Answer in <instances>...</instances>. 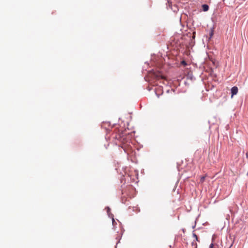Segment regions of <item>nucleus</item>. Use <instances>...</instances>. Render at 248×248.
I'll return each mask as SVG.
<instances>
[{
  "label": "nucleus",
  "instance_id": "f257e3e1",
  "mask_svg": "<svg viewBox=\"0 0 248 248\" xmlns=\"http://www.w3.org/2000/svg\"><path fill=\"white\" fill-rule=\"evenodd\" d=\"M155 76L154 72H150L148 73V75L145 77V80L148 81L151 85L154 86V79Z\"/></svg>",
  "mask_w": 248,
  "mask_h": 248
},
{
  "label": "nucleus",
  "instance_id": "f03ea898",
  "mask_svg": "<svg viewBox=\"0 0 248 248\" xmlns=\"http://www.w3.org/2000/svg\"><path fill=\"white\" fill-rule=\"evenodd\" d=\"M232 97L236 95L238 93V88L236 86H233L231 88Z\"/></svg>",
  "mask_w": 248,
  "mask_h": 248
},
{
  "label": "nucleus",
  "instance_id": "7ed1b4c3",
  "mask_svg": "<svg viewBox=\"0 0 248 248\" xmlns=\"http://www.w3.org/2000/svg\"><path fill=\"white\" fill-rule=\"evenodd\" d=\"M202 9H203V11H205V12L208 11L209 9V6L205 4H203L202 5Z\"/></svg>",
  "mask_w": 248,
  "mask_h": 248
},
{
  "label": "nucleus",
  "instance_id": "20e7f679",
  "mask_svg": "<svg viewBox=\"0 0 248 248\" xmlns=\"http://www.w3.org/2000/svg\"><path fill=\"white\" fill-rule=\"evenodd\" d=\"M214 31L213 29H211L209 33L210 38H211L213 35Z\"/></svg>",
  "mask_w": 248,
  "mask_h": 248
},
{
  "label": "nucleus",
  "instance_id": "39448f33",
  "mask_svg": "<svg viewBox=\"0 0 248 248\" xmlns=\"http://www.w3.org/2000/svg\"><path fill=\"white\" fill-rule=\"evenodd\" d=\"M192 236L193 237H194V238H195L196 240L198 241V238L197 237V235L195 233H192Z\"/></svg>",
  "mask_w": 248,
  "mask_h": 248
},
{
  "label": "nucleus",
  "instance_id": "423d86ee",
  "mask_svg": "<svg viewBox=\"0 0 248 248\" xmlns=\"http://www.w3.org/2000/svg\"><path fill=\"white\" fill-rule=\"evenodd\" d=\"M182 64L184 65H187V63L186 62V61H183L182 62H181Z\"/></svg>",
  "mask_w": 248,
  "mask_h": 248
},
{
  "label": "nucleus",
  "instance_id": "0eeeda50",
  "mask_svg": "<svg viewBox=\"0 0 248 248\" xmlns=\"http://www.w3.org/2000/svg\"><path fill=\"white\" fill-rule=\"evenodd\" d=\"M209 248H214V244L213 243L210 245Z\"/></svg>",
  "mask_w": 248,
  "mask_h": 248
},
{
  "label": "nucleus",
  "instance_id": "6e6552de",
  "mask_svg": "<svg viewBox=\"0 0 248 248\" xmlns=\"http://www.w3.org/2000/svg\"><path fill=\"white\" fill-rule=\"evenodd\" d=\"M151 89H152V87H150L149 86L148 87V90L149 91H150L151 90Z\"/></svg>",
  "mask_w": 248,
  "mask_h": 248
},
{
  "label": "nucleus",
  "instance_id": "1a4fd4ad",
  "mask_svg": "<svg viewBox=\"0 0 248 248\" xmlns=\"http://www.w3.org/2000/svg\"><path fill=\"white\" fill-rule=\"evenodd\" d=\"M232 244H233V243H232L230 245V246H229V248H231V247H232Z\"/></svg>",
  "mask_w": 248,
  "mask_h": 248
},
{
  "label": "nucleus",
  "instance_id": "9d476101",
  "mask_svg": "<svg viewBox=\"0 0 248 248\" xmlns=\"http://www.w3.org/2000/svg\"><path fill=\"white\" fill-rule=\"evenodd\" d=\"M246 157L247 158H248V152L246 153Z\"/></svg>",
  "mask_w": 248,
  "mask_h": 248
},
{
  "label": "nucleus",
  "instance_id": "9b49d317",
  "mask_svg": "<svg viewBox=\"0 0 248 248\" xmlns=\"http://www.w3.org/2000/svg\"><path fill=\"white\" fill-rule=\"evenodd\" d=\"M204 179V177H202V178H201V180L202 181Z\"/></svg>",
  "mask_w": 248,
  "mask_h": 248
}]
</instances>
